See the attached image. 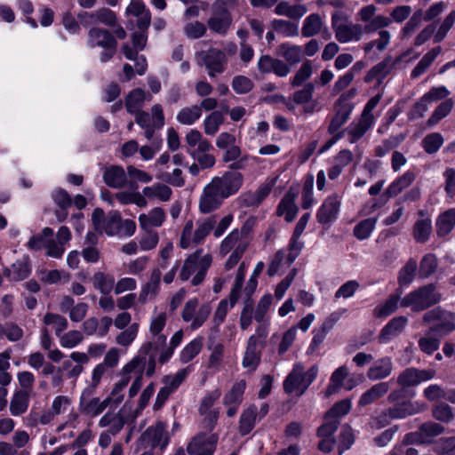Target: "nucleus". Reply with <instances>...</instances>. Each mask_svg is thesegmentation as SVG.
<instances>
[{
	"label": "nucleus",
	"instance_id": "nucleus-1",
	"mask_svg": "<svg viewBox=\"0 0 455 455\" xmlns=\"http://www.w3.org/2000/svg\"><path fill=\"white\" fill-rule=\"evenodd\" d=\"M244 182L243 175L239 172H225L214 176L207 183L200 195L198 210L203 214H210L220 209L224 201L236 195Z\"/></svg>",
	"mask_w": 455,
	"mask_h": 455
},
{
	"label": "nucleus",
	"instance_id": "nucleus-2",
	"mask_svg": "<svg viewBox=\"0 0 455 455\" xmlns=\"http://www.w3.org/2000/svg\"><path fill=\"white\" fill-rule=\"evenodd\" d=\"M232 221V214L226 215L219 222H217L216 215H211L197 220L196 228H194L193 220H188L181 232L180 246L182 249H188L191 245H198L204 241L212 231H213L215 237H220L231 225Z\"/></svg>",
	"mask_w": 455,
	"mask_h": 455
},
{
	"label": "nucleus",
	"instance_id": "nucleus-3",
	"mask_svg": "<svg viewBox=\"0 0 455 455\" xmlns=\"http://www.w3.org/2000/svg\"><path fill=\"white\" fill-rule=\"evenodd\" d=\"M232 221V214L226 215L219 222H217L216 215H211L197 220L196 228H194L193 220H188L181 232L180 246L182 249H188L191 245H198L204 241L212 231H213L215 237H220L231 225Z\"/></svg>",
	"mask_w": 455,
	"mask_h": 455
},
{
	"label": "nucleus",
	"instance_id": "nucleus-4",
	"mask_svg": "<svg viewBox=\"0 0 455 455\" xmlns=\"http://www.w3.org/2000/svg\"><path fill=\"white\" fill-rule=\"evenodd\" d=\"M442 299V294L437 291L434 283L418 288L405 295L401 299V307H411L414 312L423 311Z\"/></svg>",
	"mask_w": 455,
	"mask_h": 455
},
{
	"label": "nucleus",
	"instance_id": "nucleus-5",
	"mask_svg": "<svg viewBox=\"0 0 455 455\" xmlns=\"http://www.w3.org/2000/svg\"><path fill=\"white\" fill-rule=\"evenodd\" d=\"M202 251L203 250L200 249L188 255L180 273V278L182 281L188 280L193 274H196L191 280L194 286L203 283L212 260L210 254L202 256Z\"/></svg>",
	"mask_w": 455,
	"mask_h": 455
},
{
	"label": "nucleus",
	"instance_id": "nucleus-6",
	"mask_svg": "<svg viewBox=\"0 0 455 455\" xmlns=\"http://www.w3.org/2000/svg\"><path fill=\"white\" fill-rule=\"evenodd\" d=\"M318 373L316 365H313L307 371L304 366L299 363L294 364L291 371L283 381V390L286 394L296 392L297 395H302L311 383L315 379Z\"/></svg>",
	"mask_w": 455,
	"mask_h": 455
},
{
	"label": "nucleus",
	"instance_id": "nucleus-7",
	"mask_svg": "<svg viewBox=\"0 0 455 455\" xmlns=\"http://www.w3.org/2000/svg\"><path fill=\"white\" fill-rule=\"evenodd\" d=\"M236 0H216L212 5V14L207 20V27L217 35L225 36L232 25L229 9L235 7Z\"/></svg>",
	"mask_w": 455,
	"mask_h": 455
},
{
	"label": "nucleus",
	"instance_id": "nucleus-8",
	"mask_svg": "<svg viewBox=\"0 0 455 455\" xmlns=\"http://www.w3.org/2000/svg\"><path fill=\"white\" fill-rule=\"evenodd\" d=\"M196 60L199 66L205 68L210 78H215L227 69V53L216 47L201 50L196 52Z\"/></svg>",
	"mask_w": 455,
	"mask_h": 455
},
{
	"label": "nucleus",
	"instance_id": "nucleus-9",
	"mask_svg": "<svg viewBox=\"0 0 455 455\" xmlns=\"http://www.w3.org/2000/svg\"><path fill=\"white\" fill-rule=\"evenodd\" d=\"M331 26L335 33L336 39L341 43L350 41H359L363 36V27L349 21L345 16L335 12L331 16Z\"/></svg>",
	"mask_w": 455,
	"mask_h": 455
},
{
	"label": "nucleus",
	"instance_id": "nucleus-10",
	"mask_svg": "<svg viewBox=\"0 0 455 455\" xmlns=\"http://www.w3.org/2000/svg\"><path fill=\"white\" fill-rule=\"evenodd\" d=\"M423 321L425 323H434V325L430 328V332L439 337L446 335L455 329V315L441 307L427 311L423 315Z\"/></svg>",
	"mask_w": 455,
	"mask_h": 455
},
{
	"label": "nucleus",
	"instance_id": "nucleus-11",
	"mask_svg": "<svg viewBox=\"0 0 455 455\" xmlns=\"http://www.w3.org/2000/svg\"><path fill=\"white\" fill-rule=\"evenodd\" d=\"M136 230V223L132 220H123L119 212L111 211L106 216L101 231L109 236H132Z\"/></svg>",
	"mask_w": 455,
	"mask_h": 455
},
{
	"label": "nucleus",
	"instance_id": "nucleus-12",
	"mask_svg": "<svg viewBox=\"0 0 455 455\" xmlns=\"http://www.w3.org/2000/svg\"><path fill=\"white\" fill-rule=\"evenodd\" d=\"M211 312L212 307L209 303H204L199 307L198 299L193 298L186 302L181 313V317L184 322H191V330H196L204 323Z\"/></svg>",
	"mask_w": 455,
	"mask_h": 455
},
{
	"label": "nucleus",
	"instance_id": "nucleus-13",
	"mask_svg": "<svg viewBox=\"0 0 455 455\" xmlns=\"http://www.w3.org/2000/svg\"><path fill=\"white\" fill-rule=\"evenodd\" d=\"M94 393L92 389H84L79 403L80 411L91 418L100 415L112 403L111 396L100 401L99 397L93 396Z\"/></svg>",
	"mask_w": 455,
	"mask_h": 455
},
{
	"label": "nucleus",
	"instance_id": "nucleus-14",
	"mask_svg": "<svg viewBox=\"0 0 455 455\" xmlns=\"http://www.w3.org/2000/svg\"><path fill=\"white\" fill-rule=\"evenodd\" d=\"M354 93L351 91L347 95H341L334 104L335 114L328 126L330 134L336 133L339 129L347 123L354 109V104L349 102L347 98Z\"/></svg>",
	"mask_w": 455,
	"mask_h": 455
},
{
	"label": "nucleus",
	"instance_id": "nucleus-15",
	"mask_svg": "<svg viewBox=\"0 0 455 455\" xmlns=\"http://www.w3.org/2000/svg\"><path fill=\"white\" fill-rule=\"evenodd\" d=\"M168 443V434L163 422H157L146 429L141 435L139 444L140 447L154 449L160 447L164 449Z\"/></svg>",
	"mask_w": 455,
	"mask_h": 455
},
{
	"label": "nucleus",
	"instance_id": "nucleus-16",
	"mask_svg": "<svg viewBox=\"0 0 455 455\" xmlns=\"http://www.w3.org/2000/svg\"><path fill=\"white\" fill-rule=\"evenodd\" d=\"M219 441V434H197L188 443L187 451L189 455H212Z\"/></svg>",
	"mask_w": 455,
	"mask_h": 455
},
{
	"label": "nucleus",
	"instance_id": "nucleus-17",
	"mask_svg": "<svg viewBox=\"0 0 455 455\" xmlns=\"http://www.w3.org/2000/svg\"><path fill=\"white\" fill-rule=\"evenodd\" d=\"M435 376L433 369L419 370L417 368H406L397 377V384L403 388L415 387L421 382L432 379Z\"/></svg>",
	"mask_w": 455,
	"mask_h": 455
},
{
	"label": "nucleus",
	"instance_id": "nucleus-18",
	"mask_svg": "<svg viewBox=\"0 0 455 455\" xmlns=\"http://www.w3.org/2000/svg\"><path fill=\"white\" fill-rule=\"evenodd\" d=\"M258 280L251 277L244 288V294L246 296L243 301V307L240 315V327L242 330H246L252 323V314L254 308V301L251 299L252 294L256 291Z\"/></svg>",
	"mask_w": 455,
	"mask_h": 455
},
{
	"label": "nucleus",
	"instance_id": "nucleus-19",
	"mask_svg": "<svg viewBox=\"0 0 455 455\" xmlns=\"http://www.w3.org/2000/svg\"><path fill=\"white\" fill-rule=\"evenodd\" d=\"M166 320L167 316L165 313H160L151 320L149 331L155 339L154 342H148L143 345L141 349L144 350L145 354L149 353L153 347L157 349L158 347L166 345V336L161 334V331L166 324Z\"/></svg>",
	"mask_w": 455,
	"mask_h": 455
},
{
	"label": "nucleus",
	"instance_id": "nucleus-20",
	"mask_svg": "<svg viewBox=\"0 0 455 455\" xmlns=\"http://www.w3.org/2000/svg\"><path fill=\"white\" fill-rule=\"evenodd\" d=\"M264 345L265 342L259 340L256 336H251L249 338L242 363L244 368L251 371L256 370L260 362L261 351Z\"/></svg>",
	"mask_w": 455,
	"mask_h": 455
},
{
	"label": "nucleus",
	"instance_id": "nucleus-21",
	"mask_svg": "<svg viewBox=\"0 0 455 455\" xmlns=\"http://www.w3.org/2000/svg\"><path fill=\"white\" fill-rule=\"evenodd\" d=\"M136 123L143 129L148 126H156L160 129L164 124V115L160 104H156L151 108V115L142 109L134 113Z\"/></svg>",
	"mask_w": 455,
	"mask_h": 455
},
{
	"label": "nucleus",
	"instance_id": "nucleus-22",
	"mask_svg": "<svg viewBox=\"0 0 455 455\" xmlns=\"http://www.w3.org/2000/svg\"><path fill=\"white\" fill-rule=\"evenodd\" d=\"M88 45L92 48H116V38L110 31L100 27H93L88 31Z\"/></svg>",
	"mask_w": 455,
	"mask_h": 455
},
{
	"label": "nucleus",
	"instance_id": "nucleus-23",
	"mask_svg": "<svg viewBox=\"0 0 455 455\" xmlns=\"http://www.w3.org/2000/svg\"><path fill=\"white\" fill-rule=\"evenodd\" d=\"M339 207L340 198L338 195L328 196L317 211V221L323 225L330 224L337 219Z\"/></svg>",
	"mask_w": 455,
	"mask_h": 455
},
{
	"label": "nucleus",
	"instance_id": "nucleus-24",
	"mask_svg": "<svg viewBox=\"0 0 455 455\" xmlns=\"http://www.w3.org/2000/svg\"><path fill=\"white\" fill-rule=\"evenodd\" d=\"M258 69L263 74L274 73L280 77H285L291 71V68L283 60L267 54L262 55L259 59Z\"/></svg>",
	"mask_w": 455,
	"mask_h": 455
},
{
	"label": "nucleus",
	"instance_id": "nucleus-25",
	"mask_svg": "<svg viewBox=\"0 0 455 455\" xmlns=\"http://www.w3.org/2000/svg\"><path fill=\"white\" fill-rule=\"evenodd\" d=\"M103 180L111 188L120 189L128 183L127 174L120 165L106 166L103 170Z\"/></svg>",
	"mask_w": 455,
	"mask_h": 455
},
{
	"label": "nucleus",
	"instance_id": "nucleus-26",
	"mask_svg": "<svg viewBox=\"0 0 455 455\" xmlns=\"http://www.w3.org/2000/svg\"><path fill=\"white\" fill-rule=\"evenodd\" d=\"M274 12L290 20H299L307 12V7L303 4H291L289 1L282 0L275 5Z\"/></svg>",
	"mask_w": 455,
	"mask_h": 455
},
{
	"label": "nucleus",
	"instance_id": "nucleus-27",
	"mask_svg": "<svg viewBox=\"0 0 455 455\" xmlns=\"http://www.w3.org/2000/svg\"><path fill=\"white\" fill-rule=\"evenodd\" d=\"M373 124V121L361 115L358 121L352 122L342 131L343 135L347 133L349 142L355 143L372 127Z\"/></svg>",
	"mask_w": 455,
	"mask_h": 455
},
{
	"label": "nucleus",
	"instance_id": "nucleus-28",
	"mask_svg": "<svg viewBox=\"0 0 455 455\" xmlns=\"http://www.w3.org/2000/svg\"><path fill=\"white\" fill-rule=\"evenodd\" d=\"M82 17L88 19V23H101L111 28L117 24L116 12L106 7L100 8L92 12H84Z\"/></svg>",
	"mask_w": 455,
	"mask_h": 455
},
{
	"label": "nucleus",
	"instance_id": "nucleus-29",
	"mask_svg": "<svg viewBox=\"0 0 455 455\" xmlns=\"http://www.w3.org/2000/svg\"><path fill=\"white\" fill-rule=\"evenodd\" d=\"M393 371V363L390 357L385 356L377 360L367 371V377L371 380H379L391 375Z\"/></svg>",
	"mask_w": 455,
	"mask_h": 455
},
{
	"label": "nucleus",
	"instance_id": "nucleus-30",
	"mask_svg": "<svg viewBox=\"0 0 455 455\" xmlns=\"http://www.w3.org/2000/svg\"><path fill=\"white\" fill-rule=\"evenodd\" d=\"M407 322L408 319L405 316H397L391 319L381 330L379 336V342H387L398 336L403 331Z\"/></svg>",
	"mask_w": 455,
	"mask_h": 455
},
{
	"label": "nucleus",
	"instance_id": "nucleus-31",
	"mask_svg": "<svg viewBox=\"0 0 455 455\" xmlns=\"http://www.w3.org/2000/svg\"><path fill=\"white\" fill-rule=\"evenodd\" d=\"M389 388L390 387L388 382H379L373 385L360 396L358 405L367 406L377 402L387 394Z\"/></svg>",
	"mask_w": 455,
	"mask_h": 455
},
{
	"label": "nucleus",
	"instance_id": "nucleus-32",
	"mask_svg": "<svg viewBox=\"0 0 455 455\" xmlns=\"http://www.w3.org/2000/svg\"><path fill=\"white\" fill-rule=\"evenodd\" d=\"M455 227V209H448L442 212L435 221V231L439 237L450 234Z\"/></svg>",
	"mask_w": 455,
	"mask_h": 455
},
{
	"label": "nucleus",
	"instance_id": "nucleus-33",
	"mask_svg": "<svg viewBox=\"0 0 455 455\" xmlns=\"http://www.w3.org/2000/svg\"><path fill=\"white\" fill-rule=\"evenodd\" d=\"M415 178L416 175L413 172L408 171L404 172L388 186L385 191V196H387V198L396 196L405 188H409L415 180Z\"/></svg>",
	"mask_w": 455,
	"mask_h": 455
},
{
	"label": "nucleus",
	"instance_id": "nucleus-34",
	"mask_svg": "<svg viewBox=\"0 0 455 455\" xmlns=\"http://www.w3.org/2000/svg\"><path fill=\"white\" fill-rule=\"evenodd\" d=\"M151 95L147 94L141 89H134L125 98V107L130 114H134L142 109L145 100H151Z\"/></svg>",
	"mask_w": 455,
	"mask_h": 455
},
{
	"label": "nucleus",
	"instance_id": "nucleus-35",
	"mask_svg": "<svg viewBox=\"0 0 455 455\" xmlns=\"http://www.w3.org/2000/svg\"><path fill=\"white\" fill-rule=\"evenodd\" d=\"M165 220V213L160 207H156L148 214H140L139 222L142 229L148 230L152 228L160 227Z\"/></svg>",
	"mask_w": 455,
	"mask_h": 455
},
{
	"label": "nucleus",
	"instance_id": "nucleus-36",
	"mask_svg": "<svg viewBox=\"0 0 455 455\" xmlns=\"http://www.w3.org/2000/svg\"><path fill=\"white\" fill-rule=\"evenodd\" d=\"M125 424V419L120 412H107L99 420V426L100 427H108V432L115 435L118 434Z\"/></svg>",
	"mask_w": 455,
	"mask_h": 455
},
{
	"label": "nucleus",
	"instance_id": "nucleus-37",
	"mask_svg": "<svg viewBox=\"0 0 455 455\" xmlns=\"http://www.w3.org/2000/svg\"><path fill=\"white\" fill-rule=\"evenodd\" d=\"M30 394L26 390H16L10 403V412L12 416L24 414L29 405Z\"/></svg>",
	"mask_w": 455,
	"mask_h": 455
},
{
	"label": "nucleus",
	"instance_id": "nucleus-38",
	"mask_svg": "<svg viewBox=\"0 0 455 455\" xmlns=\"http://www.w3.org/2000/svg\"><path fill=\"white\" fill-rule=\"evenodd\" d=\"M393 67L392 59L387 57L381 62L371 68L364 76L365 83H371L373 80H378L379 84L389 74Z\"/></svg>",
	"mask_w": 455,
	"mask_h": 455
},
{
	"label": "nucleus",
	"instance_id": "nucleus-39",
	"mask_svg": "<svg viewBox=\"0 0 455 455\" xmlns=\"http://www.w3.org/2000/svg\"><path fill=\"white\" fill-rule=\"evenodd\" d=\"M257 417L258 408L254 404L243 411L239 420V433L242 435L249 434L253 429Z\"/></svg>",
	"mask_w": 455,
	"mask_h": 455
},
{
	"label": "nucleus",
	"instance_id": "nucleus-40",
	"mask_svg": "<svg viewBox=\"0 0 455 455\" xmlns=\"http://www.w3.org/2000/svg\"><path fill=\"white\" fill-rule=\"evenodd\" d=\"M278 52L285 60L287 65H295L300 62L303 58L302 47L288 43L280 44Z\"/></svg>",
	"mask_w": 455,
	"mask_h": 455
},
{
	"label": "nucleus",
	"instance_id": "nucleus-41",
	"mask_svg": "<svg viewBox=\"0 0 455 455\" xmlns=\"http://www.w3.org/2000/svg\"><path fill=\"white\" fill-rule=\"evenodd\" d=\"M94 289L98 290L103 295H108L115 290V277L110 274L104 272H96L92 278Z\"/></svg>",
	"mask_w": 455,
	"mask_h": 455
},
{
	"label": "nucleus",
	"instance_id": "nucleus-42",
	"mask_svg": "<svg viewBox=\"0 0 455 455\" xmlns=\"http://www.w3.org/2000/svg\"><path fill=\"white\" fill-rule=\"evenodd\" d=\"M323 21L320 14L311 13L303 21L301 35L303 37H312L320 33Z\"/></svg>",
	"mask_w": 455,
	"mask_h": 455
},
{
	"label": "nucleus",
	"instance_id": "nucleus-43",
	"mask_svg": "<svg viewBox=\"0 0 455 455\" xmlns=\"http://www.w3.org/2000/svg\"><path fill=\"white\" fill-rule=\"evenodd\" d=\"M271 28L284 37H294L299 35V27L291 20L274 19L270 22Z\"/></svg>",
	"mask_w": 455,
	"mask_h": 455
},
{
	"label": "nucleus",
	"instance_id": "nucleus-44",
	"mask_svg": "<svg viewBox=\"0 0 455 455\" xmlns=\"http://www.w3.org/2000/svg\"><path fill=\"white\" fill-rule=\"evenodd\" d=\"M388 410L390 411L391 417H393L394 419H404L420 411L418 404H415L410 401L396 403L393 407L388 408Z\"/></svg>",
	"mask_w": 455,
	"mask_h": 455
},
{
	"label": "nucleus",
	"instance_id": "nucleus-45",
	"mask_svg": "<svg viewBox=\"0 0 455 455\" xmlns=\"http://www.w3.org/2000/svg\"><path fill=\"white\" fill-rule=\"evenodd\" d=\"M240 245H247L246 241L242 240L241 233L237 228L234 229L228 235H227L221 242L220 246V253L222 256H226L230 251H235Z\"/></svg>",
	"mask_w": 455,
	"mask_h": 455
},
{
	"label": "nucleus",
	"instance_id": "nucleus-46",
	"mask_svg": "<svg viewBox=\"0 0 455 455\" xmlns=\"http://www.w3.org/2000/svg\"><path fill=\"white\" fill-rule=\"evenodd\" d=\"M246 388V382L243 379L235 382L230 390L223 397L224 405H241L243 400V393Z\"/></svg>",
	"mask_w": 455,
	"mask_h": 455
},
{
	"label": "nucleus",
	"instance_id": "nucleus-47",
	"mask_svg": "<svg viewBox=\"0 0 455 455\" xmlns=\"http://www.w3.org/2000/svg\"><path fill=\"white\" fill-rule=\"evenodd\" d=\"M162 273L158 268L153 269L149 281L142 287L140 300L146 302L148 296H156L161 281Z\"/></svg>",
	"mask_w": 455,
	"mask_h": 455
},
{
	"label": "nucleus",
	"instance_id": "nucleus-48",
	"mask_svg": "<svg viewBox=\"0 0 455 455\" xmlns=\"http://www.w3.org/2000/svg\"><path fill=\"white\" fill-rule=\"evenodd\" d=\"M432 233V221L429 218L418 220L413 226V238L418 243H426Z\"/></svg>",
	"mask_w": 455,
	"mask_h": 455
},
{
	"label": "nucleus",
	"instance_id": "nucleus-49",
	"mask_svg": "<svg viewBox=\"0 0 455 455\" xmlns=\"http://www.w3.org/2000/svg\"><path fill=\"white\" fill-rule=\"evenodd\" d=\"M201 116V107L198 105H193L181 108L177 114L176 118L181 124L192 125L200 119Z\"/></svg>",
	"mask_w": 455,
	"mask_h": 455
},
{
	"label": "nucleus",
	"instance_id": "nucleus-50",
	"mask_svg": "<svg viewBox=\"0 0 455 455\" xmlns=\"http://www.w3.org/2000/svg\"><path fill=\"white\" fill-rule=\"evenodd\" d=\"M204 338L198 337L186 345L180 354V360L182 363H187L193 360L202 350Z\"/></svg>",
	"mask_w": 455,
	"mask_h": 455
},
{
	"label": "nucleus",
	"instance_id": "nucleus-51",
	"mask_svg": "<svg viewBox=\"0 0 455 455\" xmlns=\"http://www.w3.org/2000/svg\"><path fill=\"white\" fill-rule=\"evenodd\" d=\"M347 368L343 365L336 369L331 376L330 384L328 385L325 395L331 396L337 393L342 387L343 380L347 376Z\"/></svg>",
	"mask_w": 455,
	"mask_h": 455
},
{
	"label": "nucleus",
	"instance_id": "nucleus-52",
	"mask_svg": "<svg viewBox=\"0 0 455 455\" xmlns=\"http://www.w3.org/2000/svg\"><path fill=\"white\" fill-rule=\"evenodd\" d=\"M142 193L149 199L158 198L163 202H166L170 200L172 191L167 185L156 184L152 187L144 188Z\"/></svg>",
	"mask_w": 455,
	"mask_h": 455
},
{
	"label": "nucleus",
	"instance_id": "nucleus-53",
	"mask_svg": "<svg viewBox=\"0 0 455 455\" xmlns=\"http://www.w3.org/2000/svg\"><path fill=\"white\" fill-rule=\"evenodd\" d=\"M225 118L221 112L213 111L207 116L204 121V130L205 134L213 136L215 135L220 127L224 124Z\"/></svg>",
	"mask_w": 455,
	"mask_h": 455
},
{
	"label": "nucleus",
	"instance_id": "nucleus-54",
	"mask_svg": "<svg viewBox=\"0 0 455 455\" xmlns=\"http://www.w3.org/2000/svg\"><path fill=\"white\" fill-rule=\"evenodd\" d=\"M418 264L416 259H409L398 274V283L401 286L409 285L414 280Z\"/></svg>",
	"mask_w": 455,
	"mask_h": 455
},
{
	"label": "nucleus",
	"instance_id": "nucleus-55",
	"mask_svg": "<svg viewBox=\"0 0 455 455\" xmlns=\"http://www.w3.org/2000/svg\"><path fill=\"white\" fill-rule=\"evenodd\" d=\"M438 260L435 254H426L419 263V275L420 278H427L432 275L437 269Z\"/></svg>",
	"mask_w": 455,
	"mask_h": 455
},
{
	"label": "nucleus",
	"instance_id": "nucleus-56",
	"mask_svg": "<svg viewBox=\"0 0 455 455\" xmlns=\"http://www.w3.org/2000/svg\"><path fill=\"white\" fill-rule=\"evenodd\" d=\"M221 395L220 389H214L208 392L200 401L198 406L199 414H206L207 412L220 411L219 409L212 408Z\"/></svg>",
	"mask_w": 455,
	"mask_h": 455
},
{
	"label": "nucleus",
	"instance_id": "nucleus-57",
	"mask_svg": "<svg viewBox=\"0 0 455 455\" xmlns=\"http://www.w3.org/2000/svg\"><path fill=\"white\" fill-rule=\"evenodd\" d=\"M184 332L182 330L176 331L171 338L170 344L168 347L163 346L164 348L158 357L160 363H165L173 355V352L177 347H179L183 339Z\"/></svg>",
	"mask_w": 455,
	"mask_h": 455
},
{
	"label": "nucleus",
	"instance_id": "nucleus-58",
	"mask_svg": "<svg viewBox=\"0 0 455 455\" xmlns=\"http://www.w3.org/2000/svg\"><path fill=\"white\" fill-rule=\"evenodd\" d=\"M199 415L202 417V419L199 422L200 431L198 434H218L217 432H213V430L217 426L220 411L207 412L206 414Z\"/></svg>",
	"mask_w": 455,
	"mask_h": 455
},
{
	"label": "nucleus",
	"instance_id": "nucleus-59",
	"mask_svg": "<svg viewBox=\"0 0 455 455\" xmlns=\"http://www.w3.org/2000/svg\"><path fill=\"white\" fill-rule=\"evenodd\" d=\"M298 212V207L294 204V201L291 197L286 196H284L277 208V214L279 216H284V219L287 222H291Z\"/></svg>",
	"mask_w": 455,
	"mask_h": 455
},
{
	"label": "nucleus",
	"instance_id": "nucleus-60",
	"mask_svg": "<svg viewBox=\"0 0 455 455\" xmlns=\"http://www.w3.org/2000/svg\"><path fill=\"white\" fill-rule=\"evenodd\" d=\"M44 323L45 325H53L57 337H60L68 326V320L63 315L54 313H47L44 316Z\"/></svg>",
	"mask_w": 455,
	"mask_h": 455
},
{
	"label": "nucleus",
	"instance_id": "nucleus-61",
	"mask_svg": "<svg viewBox=\"0 0 455 455\" xmlns=\"http://www.w3.org/2000/svg\"><path fill=\"white\" fill-rule=\"evenodd\" d=\"M207 32V25L199 21L194 20L187 23L183 27V33L188 38L192 40L199 39L205 36Z\"/></svg>",
	"mask_w": 455,
	"mask_h": 455
},
{
	"label": "nucleus",
	"instance_id": "nucleus-62",
	"mask_svg": "<svg viewBox=\"0 0 455 455\" xmlns=\"http://www.w3.org/2000/svg\"><path fill=\"white\" fill-rule=\"evenodd\" d=\"M399 300L400 294L390 296L383 305L375 307L373 315L376 317H387L397 309Z\"/></svg>",
	"mask_w": 455,
	"mask_h": 455
},
{
	"label": "nucleus",
	"instance_id": "nucleus-63",
	"mask_svg": "<svg viewBox=\"0 0 455 455\" xmlns=\"http://www.w3.org/2000/svg\"><path fill=\"white\" fill-rule=\"evenodd\" d=\"M452 107L453 101L451 99H448L441 102L427 120V124L429 126L435 125L440 120L449 115Z\"/></svg>",
	"mask_w": 455,
	"mask_h": 455
},
{
	"label": "nucleus",
	"instance_id": "nucleus-64",
	"mask_svg": "<svg viewBox=\"0 0 455 455\" xmlns=\"http://www.w3.org/2000/svg\"><path fill=\"white\" fill-rule=\"evenodd\" d=\"M439 336L430 332V330L426 333V335L419 339V347L422 352L431 355L435 351H436L440 345Z\"/></svg>",
	"mask_w": 455,
	"mask_h": 455
}]
</instances>
